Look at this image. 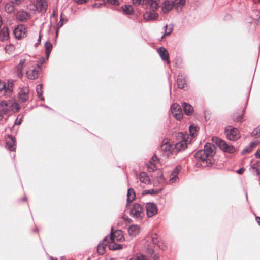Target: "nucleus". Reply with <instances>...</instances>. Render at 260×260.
I'll return each instance as SVG.
<instances>
[{
	"mask_svg": "<svg viewBox=\"0 0 260 260\" xmlns=\"http://www.w3.org/2000/svg\"><path fill=\"white\" fill-rule=\"evenodd\" d=\"M29 89L28 87H23L18 92V100L20 102H26L29 99Z\"/></svg>",
	"mask_w": 260,
	"mask_h": 260,
	"instance_id": "1a4fd4ad",
	"label": "nucleus"
},
{
	"mask_svg": "<svg viewBox=\"0 0 260 260\" xmlns=\"http://www.w3.org/2000/svg\"><path fill=\"white\" fill-rule=\"evenodd\" d=\"M36 92L38 97H41L43 95V85L41 84H38L36 86Z\"/></svg>",
	"mask_w": 260,
	"mask_h": 260,
	"instance_id": "58836bf2",
	"label": "nucleus"
},
{
	"mask_svg": "<svg viewBox=\"0 0 260 260\" xmlns=\"http://www.w3.org/2000/svg\"><path fill=\"white\" fill-rule=\"evenodd\" d=\"M148 0H133V3L136 6L139 5H146Z\"/></svg>",
	"mask_w": 260,
	"mask_h": 260,
	"instance_id": "c03bdc74",
	"label": "nucleus"
},
{
	"mask_svg": "<svg viewBox=\"0 0 260 260\" xmlns=\"http://www.w3.org/2000/svg\"><path fill=\"white\" fill-rule=\"evenodd\" d=\"M187 147V141L185 139L181 140L174 145V149L178 151L184 150Z\"/></svg>",
	"mask_w": 260,
	"mask_h": 260,
	"instance_id": "aec40b11",
	"label": "nucleus"
},
{
	"mask_svg": "<svg viewBox=\"0 0 260 260\" xmlns=\"http://www.w3.org/2000/svg\"><path fill=\"white\" fill-rule=\"evenodd\" d=\"M255 220H256V222H257V223L260 225V217H258V216L256 217Z\"/></svg>",
	"mask_w": 260,
	"mask_h": 260,
	"instance_id": "69168bd1",
	"label": "nucleus"
},
{
	"mask_svg": "<svg viewBox=\"0 0 260 260\" xmlns=\"http://www.w3.org/2000/svg\"><path fill=\"white\" fill-rule=\"evenodd\" d=\"M140 181L146 184H148L150 183V180L149 176L144 172H142L139 175Z\"/></svg>",
	"mask_w": 260,
	"mask_h": 260,
	"instance_id": "c85d7f7f",
	"label": "nucleus"
},
{
	"mask_svg": "<svg viewBox=\"0 0 260 260\" xmlns=\"http://www.w3.org/2000/svg\"><path fill=\"white\" fill-rule=\"evenodd\" d=\"M159 192V190L158 189L154 190V189H148V190H145L143 191V194H156Z\"/></svg>",
	"mask_w": 260,
	"mask_h": 260,
	"instance_id": "ea45409f",
	"label": "nucleus"
},
{
	"mask_svg": "<svg viewBox=\"0 0 260 260\" xmlns=\"http://www.w3.org/2000/svg\"><path fill=\"white\" fill-rule=\"evenodd\" d=\"M182 106L183 108L184 113L187 116H191L192 115L194 109L190 104L186 102H183L182 104Z\"/></svg>",
	"mask_w": 260,
	"mask_h": 260,
	"instance_id": "4be33fe9",
	"label": "nucleus"
},
{
	"mask_svg": "<svg viewBox=\"0 0 260 260\" xmlns=\"http://www.w3.org/2000/svg\"><path fill=\"white\" fill-rule=\"evenodd\" d=\"M24 0H13V2L17 6L21 4Z\"/></svg>",
	"mask_w": 260,
	"mask_h": 260,
	"instance_id": "13d9d810",
	"label": "nucleus"
},
{
	"mask_svg": "<svg viewBox=\"0 0 260 260\" xmlns=\"http://www.w3.org/2000/svg\"><path fill=\"white\" fill-rule=\"evenodd\" d=\"M147 5L149 7V10L155 11L158 8V3L154 0H148Z\"/></svg>",
	"mask_w": 260,
	"mask_h": 260,
	"instance_id": "cd10ccee",
	"label": "nucleus"
},
{
	"mask_svg": "<svg viewBox=\"0 0 260 260\" xmlns=\"http://www.w3.org/2000/svg\"><path fill=\"white\" fill-rule=\"evenodd\" d=\"M251 168L255 170L257 174H260V163L259 162H255L253 164L251 165Z\"/></svg>",
	"mask_w": 260,
	"mask_h": 260,
	"instance_id": "37998d69",
	"label": "nucleus"
},
{
	"mask_svg": "<svg viewBox=\"0 0 260 260\" xmlns=\"http://www.w3.org/2000/svg\"><path fill=\"white\" fill-rule=\"evenodd\" d=\"M21 122H22V119L21 118H20L19 119L17 118L16 119L15 121V124L16 125H20V124H21Z\"/></svg>",
	"mask_w": 260,
	"mask_h": 260,
	"instance_id": "6e6d98bb",
	"label": "nucleus"
},
{
	"mask_svg": "<svg viewBox=\"0 0 260 260\" xmlns=\"http://www.w3.org/2000/svg\"><path fill=\"white\" fill-rule=\"evenodd\" d=\"M121 8L125 14L131 15L133 12V8L131 5H124Z\"/></svg>",
	"mask_w": 260,
	"mask_h": 260,
	"instance_id": "473e14b6",
	"label": "nucleus"
},
{
	"mask_svg": "<svg viewBox=\"0 0 260 260\" xmlns=\"http://www.w3.org/2000/svg\"><path fill=\"white\" fill-rule=\"evenodd\" d=\"M109 3L113 5H119L118 0H107Z\"/></svg>",
	"mask_w": 260,
	"mask_h": 260,
	"instance_id": "3c124183",
	"label": "nucleus"
},
{
	"mask_svg": "<svg viewBox=\"0 0 260 260\" xmlns=\"http://www.w3.org/2000/svg\"><path fill=\"white\" fill-rule=\"evenodd\" d=\"M45 62V59L43 57H41L39 59L38 63L41 67V65L43 64Z\"/></svg>",
	"mask_w": 260,
	"mask_h": 260,
	"instance_id": "864d4df0",
	"label": "nucleus"
},
{
	"mask_svg": "<svg viewBox=\"0 0 260 260\" xmlns=\"http://www.w3.org/2000/svg\"><path fill=\"white\" fill-rule=\"evenodd\" d=\"M110 239L113 242H121L124 240L123 232L121 230H117L113 231V228H111Z\"/></svg>",
	"mask_w": 260,
	"mask_h": 260,
	"instance_id": "9d476101",
	"label": "nucleus"
},
{
	"mask_svg": "<svg viewBox=\"0 0 260 260\" xmlns=\"http://www.w3.org/2000/svg\"><path fill=\"white\" fill-rule=\"evenodd\" d=\"M140 227L137 225H132L128 229V232L131 236L135 237L139 233Z\"/></svg>",
	"mask_w": 260,
	"mask_h": 260,
	"instance_id": "b1692460",
	"label": "nucleus"
},
{
	"mask_svg": "<svg viewBox=\"0 0 260 260\" xmlns=\"http://www.w3.org/2000/svg\"><path fill=\"white\" fill-rule=\"evenodd\" d=\"M173 6L176 7L177 10H181L185 3V0H174L172 1Z\"/></svg>",
	"mask_w": 260,
	"mask_h": 260,
	"instance_id": "c756f323",
	"label": "nucleus"
},
{
	"mask_svg": "<svg viewBox=\"0 0 260 260\" xmlns=\"http://www.w3.org/2000/svg\"><path fill=\"white\" fill-rule=\"evenodd\" d=\"M130 216L134 219L141 220L144 216L143 207L138 203H135L131 209Z\"/></svg>",
	"mask_w": 260,
	"mask_h": 260,
	"instance_id": "39448f33",
	"label": "nucleus"
},
{
	"mask_svg": "<svg viewBox=\"0 0 260 260\" xmlns=\"http://www.w3.org/2000/svg\"><path fill=\"white\" fill-rule=\"evenodd\" d=\"M42 106L44 107H45L46 108H48L49 109H51V108L49 107H48V106H46V105H41Z\"/></svg>",
	"mask_w": 260,
	"mask_h": 260,
	"instance_id": "774afa93",
	"label": "nucleus"
},
{
	"mask_svg": "<svg viewBox=\"0 0 260 260\" xmlns=\"http://www.w3.org/2000/svg\"><path fill=\"white\" fill-rule=\"evenodd\" d=\"M14 81L13 80H8L6 83L0 80V92L4 90V94L7 96H10L13 92Z\"/></svg>",
	"mask_w": 260,
	"mask_h": 260,
	"instance_id": "20e7f679",
	"label": "nucleus"
},
{
	"mask_svg": "<svg viewBox=\"0 0 260 260\" xmlns=\"http://www.w3.org/2000/svg\"><path fill=\"white\" fill-rule=\"evenodd\" d=\"M157 52L163 61H166L167 64H170L169 53L166 48L163 47H159L157 49Z\"/></svg>",
	"mask_w": 260,
	"mask_h": 260,
	"instance_id": "dca6fc26",
	"label": "nucleus"
},
{
	"mask_svg": "<svg viewBox=\"0 0 260 260\" xmlns=\"http://www.w3.org/2000/svg\"><path fill=\"white\" fill-rule=\"evenodd\" d=\"M255 156L256 158L260 159V149L255 152Z\"/></svg>",
	"mask_w": 260,
	"mask_h": 260,
	"instance_id": "4d7b16f0",
	"label": "nucleus"
},
{
	"mask_svg": "<svg viewBox=\"0 0 260 260\" xmlns=\"http://www.w3.org/2000/svg\"><path fill=\"white\" fill-rule=\"evenodd\" d=\"M146 210L148 217L153 216L158 211L156 204L153 203H147L146 205Z\"/></svg>",
	"mask_w": 260,
	"mask_h": 260,
	"instance_id": "f8f14e48",
	"label": "nucleus"
},
{
	"mask_svg": "<svg viewBox=\"0 0 260 260\" xmlns=\"http://www.w3.org/2000/svg\"><path fill=\"white\" fill-rule=\"evenodd\" d=\"M133 260H148V259L145 256L143 255H140L139 256H137L136 258Z\"/></svg>",
	"mask_w": 260,
	"mask_h": 260,
	"instance_id": "8fccbe9b",
	"label": "nucleus"
},
{
	"mask_svg": "<svg viewBox=\"0 0 260 260\" xmlns=\"http://www.w3.org/2000/svg\"><path fill=\"white\" fill-rule=\"evenodd\" d=\"M14 5L16 4L13 2V0H12L11 2L7 3L5 5L6 11L8 13L12 12L15 9Z\"/></svg>",
	"mask_w": 260,
	"mask_h": 260,
	"instance_id": "7c9ffc66",
	"label": "nucleus"
},
{
	"mask_svg": "<svg viewBox=\"0 0 260 260\" xmlns=\"http://www.w3.org/2000/svg\"><path fill=\"white\" fill-rule=\"evenodd\" d=\"M147 167L149 172H153L156 169L155 164L152 161H150L147 165Z\"/></svg>",
	"mask_w": 260,
	"mask_h": 260,
	"instance_id": "4c0bfd02",
	"label": "nucleus"
},
{
	"mask_svg": "<svg viewBox=\"0 0 260 260\" xmlns=\"http://www.w3.org/2000/svg\"><path fill=\"white\" fill-rule=\"evenodd\" d=\"M167 27H168V25H166L164 27L165 29V35H170L172 30H173V27H170L169 30H167Z\"/></svg>",
	"mask_w": 260,
	"mask_h": 260,
	"instance_id": "de8ad7c7",
	"label": "nucleus"
},
{
	"mask_svg": "<svg viewBox=\"0 0 260 260\" xmlns=\"http://www.w3.org/2000/svg\"><path fill=\"white\" fill-rule=\"evenodd\" d=\"M242 119V116H239V117H238L237 118V121H240Z\"/></svg>",
	"mask_w": 260,
	"mask_h": 260,
	"instance_id": "338daca9",
	"label": "nucleus"
},
{
	"mask_svg": "<svg viewBox=\"0 0 260 260\" xmlns=\"http://www.w3.org/2000/svg\"><path fill=\"white\" fill-rule=\"evenodd\" d=\"M36 8L41 12H45L47 8V4L46 0H37Z\"/></svg>",
	"mask_w": 260,
	"mask_h": 260,
	"instance_id": "412c9836",
	"label": "nucleus"
},
{
	"mask_svg": "<svg viewBox=\"0 0 260 260\" xmlns=\"http://www.w3.org/2000/svg\"><path fill=\"white\" fill-rule=\"evenodd\" d=\"M26 28L23 24L18 25L14 30V34L16 38L20 39L25 36Z\"/></svg>",
	"mask_w": 260,
	"mask_h": 260,
	"instance_id": "4468645a",
	"label": "nucleus"
},
{
	"mask_svg": "<svg viewBox=\"0 0 260 260\" xmlns=\"http://www.w3.org/2000/svg\"><path fill=\"white\" fill-rule=\"evenodd\" d=\"M25 62V59H22L20 60L19 63L15 67V73L17 77L18 78H21L24 75L23 70Z\"/></svg>",
	"mask_w": 260,
	"mask_h": 260,
	"instance_id": "2eb2a0df",
	"label": "nucleus"
},
{
	"mask_svg": "<svg viewBox=\"0 0 260 260\" xmlns=\"http://www.w3.org/2000/svg\"><path fill=\"white\" fill-rule=\"evenodd\" d=\"M225 133L227 138L231 141H236L240 137L238 130L236 128H233L232 126L226 128Z\"/></svg>",
	"mask_w": 260,
	"mask_h": 260,
	"instance_id": "423d86ee",
	"label": "nucleus"
},
{
	"mask_svg": "<svg viewBox=\"0 0 260 260\" xmlns=\"http://www.w3.org/2000/svg\"><path fill=\"white\" fill-rule=\"evenodd\" d=\"M16 17L18 21L26 22L30 18V15L26 11L19 10L17 12Z\"/></svg>",
	"mask_w": 260,
	"mask_h": 260,
	"instance_id": "9b49d317",
	"label": "nucleus"
},
{
	"mask_svg": "<svg viewBox=\"0 0 260 260\" xmlns=\"http://www.w3.org/2000/svg\"><path fill=\"white\" fill-rule=\"evenodd\" d=\"M251 135L256 138L260 137V127L259 126L253 130Z\"/></svg>",
	"mask_w": 260,
	"mask_h": 260,
	"instance_id": "a19ab883",
	"label": "nucleus"
},
{
	"mask_svg": "<svg viewBox=\"0 0 260 260\" xmlns=\"http://www.w3.org/2000/svg\"><path fill=\"white\" fill-rule=\"evenodd\" d=\"M3 117H4V113L0 109V121H1L3 119Z\"/></svg>",
	"mask_w": 260,
	"mask_h": 260,
	"instance_id": "e2e57ef3",
	"label": "nucleus"
},
{
	"mask_svg": "<svg viewBox=\"0 0 260 260\" xmlns=\"http://www.w3.org/2000/svg\"><path fill=\"white\" fill-rule=\"evenodd\" d=\"M107 244V237H105L97 246V251L99 254L102 255L104 253Z\"/></svg>",
	"mask_w": 260,
	"mask_h": 260,
	"instance_id": "6ab92c4d",
	"label": "nucleus"
},
{
	"mask_svg": "<svg viewBox=\"0 0 260 260\" xmlns=\"http://www.w3.org/2000/svg\"><path fill=\"white\" fill-rule=\"evenodd\" d=\"M135 197L136 194L134 189L132 188L128 189L127 193L126 207L128 206L131 202L135 200Z\"/></svg>",
	"mask_w": 260,
	"mask_h": 260,
	"instance_id": "393cba45",
	"label": "nucleus"
},
{
	"mask_svg": "<svg viewBox=\"0 0 260 260\" xmlns=\"http://www.w3.org/2000/svg\"><path fill=\"white\" fill-rule=\"evenodd\" d=\"M173 6V5L172 2L166 1L163 3L161 9L164 13H167L172 9Z\"/></svg>",
	"mask_w": 260,
	"mask_h": 260,
	"instance_id": "a878e982",
	"label": "nucleus"
},
{
	"mask_svg": "<svg viewBox=\"0 0 260 260\" xmlns=\"http://www.w3.org/2000/svg\"><path fill=\"white\" fill-rule=\"evenodd\" d=\"M1 111L4 114H6L11 111V101H2L0 102Z\"/></svg>",
	"mask_w": 260,
	"mask_h": 260,
	"instance_id": "a211bd4d",
	"label": "nucleus"
},
{
	"mask_svg": "<svg viewBox=\"0 0 260 260\" xmlns=\"http://www.w3.org/2000/svg\"><path fill=\"white\" fill-rule=\"evenodd\" d=\"M212 140L224 152L233 153L236 151V149L234 147L228 144L225 141L219 138L213 137Z\"/></svg>",
	"mask_w": 260,
	"mask_h": 260,
	"instance_id": "f03ea898",
	"label": "nucleus"
},
{
	"mask_svg": "<svg viewBox=\"0 0 260 260\" xmlns=\"http://www.w3.org/2000/svg\"><path fill=\"white\" fill-rule=\"evenodd\" d=\"M62 15V14H61L60 21L58 25L59 27H62L64 24V22L67 21V20H64V19H63Z\"/></svg>",
	"mask_w": 260,
	"mask_h": 260,
	"instance_id": "09e8293b",
	"label": "nucleus"
},
{
	"mask_svg": "<svg viewBox=\"0 0 260 260\" xmlns=\"http://www.w3.org/2000/svg\"><path fill=\"white\" fill-rule=\"evenodd\" d=\"M165 181V178L163 176V175L161 174L160 175V181L164 182Z\"/></svg>",
	"mask_w": 260,
	"mask_h": 260,
	"instance_id": "0e129e2a",
	"label": "nucleus"
},
{
	"mask_svg": "<svg viewBox=\"0 0 260 260\" xmlns=\"http://www.w3.org/2000/svg\"><path fill=\"white\" fill-rule=\"evenodd\" d=\"M171 176L172 177L169 179V183H175V182H176L178 180L179 178H178V176L174 175H171Z\"/></svg>",
	"mask_w": 260,
	"mask_h": 260,
	"instance_id": "a18cd8bd",
	"label": "nucleus"
},
{
	"mask_svg": "<svg viewBox=\"0 0 260 260\" xmlns=\"http://www.w3.org/2000/svg\"><path fill=\"white\" fill-rule=\"evenodd\" d=\"M198 127L194 125L189 126V132L191 136H194L198 132Z\"/></svg>",
	"mask_w": 260,
	"mask_h": 260,
	"instance_id": "79ce46f5",
	"label": "nucleus"
},
{
	"mask_svg": "<svg viewBox=\"0 0 260 260\" xmlns=\"http://www.w3.org/2000/svg\"><path fill=\"white\" fill-rule=\"evenodd\" d=\"M9 38V33L8 27H3L0 29V39L2 41L7 40Z\"/></svg>",
	"mask_w": 260,
	"mask_h": 260,
	"instance_id": "bb28decb",
	"label": "nucleus"
},
{
	"mask_svg": "<svg viewBox=\"0 0 260 260\" xmlns=\"http://www.w3.org/2000/svg\"><path fill=\"white\" fill-rule=\"evenodd\" d=\"M256 145V143L254 142H252L250 143L249 146L248 147L244 149L242 151L243 154H246L250 153L252 151V148L253 147L255 146Z\"/></svg>",
	"mask_w": 260,
	"mask_h": 260,
	"instance_id": "72a5a7b5",
	"label": "nucleus"
},
{
	"mask_svg": "<svg viewBox=\"0 0 260 260\" xmlns=\"http://www.w3.org/2000/svg\"><path fill=\"white\" fill-rule=\"evenodd\" d=\"M181 166H177L175 167V168L173 170V171L171 173V175H174L178 176V174H179V172L181 170Z\"/></svg>",
	"mask_w": 260,
	"mask_h": 260,
	"instance_id": "49530a36",
	"label": "nucleus"
},
{
	"mask_svg": "<svg viewBox=\"0 0 260 260\" xmlns=\"http://www.w3.org/2000/svg\"><path fill=\"white\" fill-rule=\"evenodd\" d=\"M215 148L214 145L207 143L204 146L203 150L198 151L194 154V158L198 161L206 162L208 166L213 164L212 157L215 154Z\"/></svg>",
	"mask_w": 260,
	"mask_h": 260,
	"instance_id": "f257e3e1",
	"label": "nucleus"
},
{
	"mask_svg": "<svg viewBox=\"0 0 260 260\" xmlns=\"http://www.w3.org/2000/svg\"><path fill=\"white\" fill-rule=\"evenodd\" d=\"M11 111L18 112L20 109L19 104L15 102L11 101Z\"/></svg>",
	"mask_w": 260,
	"mask_h": 260,
	"instance_id": "c9c22d12",
	"label": "nucleus"
},
{
	"mask_svg": "<svg viewBox=\"0 0 260 260\" xmlns=\"http://www.w3.org/2000/svg\"><path fill=\"white\" fill-rule=\"evenodd\" d=\"M152 242L154 245L158 244L159 240L156 233H152L151 235Z\"/></svg>",
	"mask_w": 260,
	"mask_h": 260,
	"instance_id": "e433bc0d",
	"label": "nucleus"
},
{
	"mask_svg": "<svg viewBox=\"0 0 260 260\" xmlns=\"http://www.w3.org/2000/svg\"><path fill=\"white\" fill-rule=\"evenodd\" d=\"M123 247L122 244H118L115 243V242L112 243L109 245V248L112 250H119L121 249Z\"/></svg>",
	"mask_w": 260,
	"mask_h": 260,
	"instance_id": "f704fd0d",
	"label": "nucleus"
},
{
	"mask_svg": "<svg viewBox=\"0 0 260 260\" xmlns=\"http://www.w3.org/2000/svg\"><path fill=\"white\" fill-rule=\"evenodd\" d=\"M157 157L155 155H154L152 157L151 160L150 161H152L154 163V162L157 160Z\"/></svg>",
	"mask_w": 260,
	"mask_h": 260,
	"instance_id": "680f3d73",
	"label": "nucleus"
},
{
	"mask_svg": "<svg viewBox=\"0 0 260 260\" xmlns=\"http://www.w3.org/2000/svg\"><path fill=\"white\" fill-rule=\"evenodd\" d=\"M178 87L180 89L184 88L186 84L185 76L182 74H179L177 80Z\"/></svg>",
	"mask_w": 260,
	"mask_h": 260,
	"instance_id": "5701e85b",
	"label": "nucleus"
},
{
	"mask_svg": "<svg viewBox=\"0 0 260 260\" xmlns=\"http://www.w3.org/2000/svg\"><path fill=\"white\" fill-rule=\"evenodd\" d=\"M171 110L173 116L177 120H181L183 117V113L180 105L177 103L173 104L171 106Z\"/></svg>",
	"mask_w": 260,
	"mask_h": 260,
	"instance_id": "6e6552de",
	"label": "nucleus"
},
{
	"mask_svg": "<svg viewBox=\"0 0 260 260\" xmlns=\"http://www.w3.org/2000/svg\"><path fill=\"white\" fill-rule=\"evenodd\" d=\"M161 150L163 151V155L168 157L173 153L174 147L168 142V140H164L161 145Z\"/></svg>",
	"mask_w": 260,
	"mask_h": 260,
	"instance_id": "0eeeda50",
	"label": "nucleus"
},
{
	"mask_svg": "<svg viewBox=\"0 0 260 260\" xmlns=\"http://www.w3.org/2000/svg\"><path fill=\"white\" fill-rule=\"evenodd\" d=\"M41 67L38 64L32 63L26 71V76L29 80H35L39 77Z\"/></svg>",
	"mask_w": 260,
	"mask_h": 260,
	"instance_id": "7ed1b4c3",
	"label": "nucleus"
},
{
	"mask_svg": "<svg viewBox=\"0 0 260 260\" xmlns=\"http://www.w3.org/2000/svg\"><path fill=\"white\" fill-rule=\"evenodd\" d=\"M146 251L147 253L150 254V255H151L154 252V250L151 246L147 248Z\"/></svg>",
	"mask_w": 260,
	"mask_h": 260,
	"instance_id": "603ef678",
	"label": "nucleus"
},
{
	"mask_svg": "<svg viewBox=\"0 0 260 260\" xmlns=\"http://www.w3.org/2000/svg\"><path fill=\"white\" fill-rule=\"evenodd\" d=\"M158 14L155 11H152L150 10L146 11L143 14V17L146 21H152L157 19L158 17Z\"/></svg>",
	"mask_w": 260,
	"mask_h": 260,
	"instance_id": "f3484780",
	"label": "nucleus"
},
{
	"mask_svg": "<svg viewBox=\"0 0 260 260\" xmlns=\"http://www.w3.org/2000/svg\"><path fill=\"white\" fill-rule=\"evenodd\" d=\"M45 47L46 56L47 59H48L49 58V57L50 56V53H51L52 49V45L50 42L47 41L45 43Z\"/></svg>",
	"mask_w": 260,
	"mask_h": 260,
	"instance_id": "2f4dec72",
	"label": "nucleus"
},
{
	"mask_svg": "<svg viewBox=\"0 0 260 260\" xmlns=\"http://www.w3.org/2000/svg\"><path fill=\"white\" fill-rule=\"evenodd\" d=\"M6 148L10 151L16 149V140L15 137L11 135H9L6 139Z\"/></svg>",
	"mask_w": 260,
	"mask_h": 260,
	"instance_id": "ddd939ff",
	"label": "nucleus"
},
{
	"mask_svg": "<svg viewBox=\"0 0 260 260\" xmlns=\"http://www.w3.org/2000/svg\"><path fill=\"white\" fill-rule=\"evenodd\" d=\"M152 258L154 260H157L159 259V255L157 254H155L153 256Z\"/></svg>",
	"mask_w": 260,
	"mask_h": 260,
	"instance_id": "052dcab7",
	"label": "nucleus"
},
{
	"mask_svg": "<svg viewBox=\"0 0 260 260\" xmlns=\"http://www.w3.org/2000/svg\"><path fill=\"white\" fill-rule=\"evenodd\" d=\"M76 3H77L78 4H83L85 3H86L87 0H74Z\"/></svg>",
	"mask_w": 260,
	"mask_h": 260,
	"instance_id": "5fc2aeb1",
	"label": "nucleus"
},
{
	"mask_svg": "<svg viewBox=\"0 0 260 260\" xmlns=\"http://www.w3.org/2000/svg\"><path fill=\"white\" fill-rule=\"evenodd\" d=\"M244 170V169L243 168H241L240 169L236 171V172L239 174H241L243 172Z\"/></svg>",
	"mask_w": 260,
	"mask_h": 260,
	"instance_id": "bf43d9fd",
	"label": "nucleus"
}]
</instances>
